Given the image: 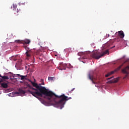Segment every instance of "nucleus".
<instances>
[{
    "instance_id": "1",
    "label": "nucleus",
    "mask_w": 129,
    "mask_h": 129,
    "mask_svg": "<svg viewBox=\"0 0 129 129\" xmlns=\"http://www.w3.org/2000/svg\"><path fill=\"white\" fill-rule=\"evenodd\" d=\"M42 91H43V94L45 95L49 96L50 98L52 97L51 101L50 103L54 106V107H57L62 109L64 107V105L66 103V101L69 100L70 99H72L71 97H68L65 96V94H63L61 95L58 96L55 95V93H53L52 91L48 92L45 88H42Z\"/></svg>"
},
{
    "instance_id": "2",
    "label": "nucleus",
    "mask_w": 129,
    "mask_h": 129,
    "mask_svg": "<svg viewBox=\"0 0 129 129\" xmlns=\"http://www.w3.org/2000/svg\"><path fill=\"white\" fill-rule=\"evenodd\" d=\"M31 84L34 86V87H35V88H34L32 87V86H30L29 87L32 89L33 91H30L29 90L28 92L30 94L33 95V96L35 97H37V96H43V95H45L46 96V98L48 99L49 101V102H51L52 101V99L53 97H50L49 96L46 95L45 94L43 93V91L42 90L43 88H45L46 90H47V92H49L51 91H48V89H46V87H43L41 85H45V84L44 83L42 84H39V85L36 83H34V82H32V81H30ZM50 98V99H49Z\"/></svg>"
},
{
    "instance_id": "3",
    "label": "nucleus",
    "mask_w": 129,
    "mask_h": 129,
    "mask_svg": "<svg viewBox=\"0 0 129 129\" xmlns=\"http://www.w3.org/2000/svg\"><path fill=\"white\" fill-rule=\"evenodd\" d=\"M106 54L109 55V51H108V49L106 50L102 53H100V52H98V51L96 50L92 53L91 56L92 58H94V59L98 60V59H100L101 57H103V56Z\"/></svg>"
},
{
    "instance_id": "4",
    "label": "nucleus",
    "mask_w": 129,
    "mask_h": 129,
    "mask_svg": "<svg viewBox=\"0 0 129 129\" xmlns=\"http://www.w3.org/2000/svg\"><path fill=\"white\" fill-rule=\"evenodd\" d=\"M121 72L123 74H125V76L123 78V79H126L129 74V66H126L124 69H122Z\"/></svg>"
},
{
    "instance_id": "5",
    "label": "nucleus",
    "mask_w": 129,
    "mask_h": 129,
    "mask_svg": "<svg viewBox=\"0 0 129 129\" xmlns=\"http://www.w3.org/2000/svg\"><path fill=\"white\" fill-rule=\"evenodd\" d=\"M15 42L18 44H26V45H28L31 43V40L29 39H25L24 40H16Z\"/></svg>"
},
{
    "instance_id": "6",
    "label": "nucleus",
    "mask_w": 129,
    "mask_h": 129,
    "mask_svg": "<svg viewBox=\"0 0 129 129\" xmlns=\"http://www.w3.org/2000/svg\"><path fill=\"white\" fill-rule=\"evenodd\" d=\"M123 66V63L121 64L119 67H118L117 69H116L114 71H112L107 74H106L105 76V77H108L109 76H110V75H112L114 72H117V71H119L120 69H121V67Z\"/></svg>"
},
{
    "instance_id": "7",
    "label": "nucleus",
    "mask_w": 129,
    "mask_h": 129,
    "mask_svg": "<svg viewBox=\"0 0 129 129\" xmlns=\"http://www.w3.org/2000/svg\"><path fill=\"white\" fill-rule=\"evenodd\" d=\"M110 79H112L110 80ZM107 80H110L107 82V83L111 84V83H116L118 82V80H119V78H116L115 79H113V77L108 78L107 79Z\"/></svg>"
},
{
    "instance_id": "8",
    "label": "nucleus",
    "mask_w": 129,
    "mask_h": 129,
    "mask_svg": "<svg viewBox=\"0 0 129 129\" xmlns=\"http://www.w3.org/2000/svg\"><path fill=\"white\" fill-rule=\"evenodd\" d=\"M25 49L26 50V52L25 55H26V59L29 60L30 57H31V49L29 48L28 46H24Z\"/></svg>"
},
{
    "instance_id": "9",
    "label": "nucleus",
    "mask_w": 129,
    "mask_h": 129,
    "mask_svg": "<svg viewBox=\"0 0 129 129\" xmlns=\"http://www.w3.org/2000/svg\"><path fill=\"white\" fill-rule=\"evenodd\" d=\"M118 34V36L120 37V38H122L124 37V33H123V31H119L117 32H116L115 35H117Z\"/></svg>"
},
{
    "instance_id": "10",
    "label": "nucleus",
    "mask_w": 129,
    "mask_h": 129,
    "mask_svg": "<svg viewBox=\"0 0 129 129\" xmlns=\"http://www.w3.org/2000/svg\"><path fill=\"white\" fill-rule=\"evenodd\" d=\"M88 78H89V79H90V80H91V81L93 84H96V82H94V81H93V80H95V78L92 77L90 75V74H89L88 75Z\"/></svg>"
},
{
    "instance_id": "11",
    "label": "nucleus",
    "mask_w": 129,
    "mask_h": 129,
    "mask_svg": "<svg viewBox=\"0 0 129 129\" xmlns=\"http://www.w3.org/2000/svg\"><path fill=\"white\" fill-rule=\"evenodd\" d=\"M1 86L2 87H3V88H8L9 86L8 85V84L3 83L1 84Z\"/></svg>"
},
{
    "instance_id": "12",
    "label": "nucleus",
    "mask_w": 129,
    "mask_h": 129,
    "mask_svg": "<svg viewBox=\"0 0 129 129\" xmlns=\"http://www.w3.org/2000/svg\"><path fill=\"white\" fill-rule=\"evenodd\" d=\"M18 56V55H13L12 56H11V57H10V60H17V56Z\"/></svg>"
},
{
    "instance_id": "13",
    "label": "nucleus",
    "mask_w": 129,
    "mask_h": 129,
    "mask_svg": "<svg viewBox=\"0 0 129 129\" xmlns=\"http://www.w3.org/2000/svg\"><path fill=\"white\" fill-rule=\"evenodd\" d=\"M19 92L21 94H25V93H26V92L25 91H24L23 89H19Z\"/></svg>"
},
{
    "instance_id": "14",
    "label": "nucleus",
    "mask_w": 129,
    "mask_h": 129,
    "mask_svg": "<svg viewBox=\"0 0 129 129\" xmlns=\"http://www.w3.org/2000/svg\"><path fill=\"white\" fill-rule=\"evenodd\" d=\"M2 79L3 80H8L9 79V77L4 76L2 77Z\"/></svg>"
},
{
    "instance_id": "15",
    "label": "nucleus",
    "mask_w": 129,
    "mask_h": 129,
    "mask_svg": "<svg viewBox=\"0 0 129 129\" xmlns=\"http://www.w3.org/2000/svg\"><path fill=\"white\" fill-rule=\"evenodd\" d=\"M10 77H13V78H15V77H16V75H15V74H13L12 73H11V72H10Z\"/></svg>"
},
{
    "instance_id": "16",
    "label": "nucleus",
    "mask_w": 129,
    "mask_h": 129,
    "mask_svg": "<svg viewBox=\"0 0 129 129\" xmlns=\"http://www.w3.org/2000/svg\"><path fill=\"white\" fill-rule=\"evenodd\" d=\"M83 54H84L83 52H80L78 53V55L79 56H83Z\"/></svg>"
},
{
    "instance_id": "17",
    "label": "nucleus",
    "mask_w": 129,
    "mask_h": 129,
    "mask_svg": "<svg viewBox=\"0 0 129 129\" xmlns=\"http://www.w3.org/2000/svg\"><path fill=\"white\" fill-rule=\"evenodd\" d=\"M20 77L21 80H24V79H25V78H26V76L21 75Z\"/></svg>"
},
{
    "instance_id": "18",
    "label": "nucleus",
    "mask_w": 129,
    "mask_h": 129,
    "mask_svg": "<svg viewBox=\"0 0 129 129\" xmlns=\"http://www.w3.org/2000/svg\"><path fill=\"white\" fill-rule=\"evenodd\" d=\"M53 78H54L52 77H48V80H50V81H52V80H53Z\"/></svg>"
},
{
    "instance_id": "19",
    "label": "nucleus",
    "mask_w": 129,
    "mask_h": 129,
    "mask_svg": "<svg viewBox=\"0 0 129 129\" xmlns=\"http://www.w3.org/2000/svg\"><path fill=\"white\" fill-rule=\"evenodd\" d=\"M4 76H6V75H8V76L9 75V76H10V75L11 74H10V72H9V73H4Z\"/></svg>"
},
{
    "instance_id": "20",
    "label": "nucleus",
    "mask_w": 129,
    "mask_h": 129,
    "mask_svg": "<svg viewBox=\"0 0 129 129\" xmlns=\"http://www.w3.org/2000/svg\"><path fill=\"white\" fill-rule=\"evenodd\" d=\"M13 7L14 9H17V5L13 4Z\"/></svg>"
},
{
    "instance_id": "21",
    "label": "nucleus",
    "mask_w": 129,
    "mask_h": 129,
    "mask_svg": "<svg viewBox=\"0 0 129 129\" xmlns=\"http://www.w3.org/2000/svg\"><path fill=\"white\" fill-rule=\"evenodd\" d=\"M16 77H21V75H20V74H16Z\"/></svg>"
},
{
    "instance_id": "22",
    "label": "nucleus",
    "mask_w": 129,
    "mask_h": 129,
    "mask_svg": "<svg viewBox=\"0 0 129 129\" xmlns=\"http://www.w3.org/2000/svg\"><path fill=\"white\" fill-rule=\"evenodd\" d=\"M75 90V88H73L71 91H70V93H71L72 91H74Z\"/></svg>"
},
{
    "instance_id": "23",
    "label": "nucleus",
    "mask_w": 129,
    "mask_h": 129,
    "mask_svg": "<svg viewBox=\"0 0 129 129\" xmlns=\"http://www.w3.org/2000/svg\"><path fill=\"white\" fill-rule=\"evenodd\" d=\"M20 10H19V9H17V13H19L20 12Z\"/></svg>"
},
{
    "instance_id": "24",
    "label": "nucleus",
    "mask_w": 129,
    "mask_h": 129,
    "mask_svg": "<svg viewBox=\"0 0 129 129\" xmlns=\"http://www.w3.org/2000/svg\"><path fill=\"white\" fill-rule=\"evenodd\" d=\"M4 76H2V75H0V77L2 78V79H3V77Z\"/></svg>"
},
{
    "instance_id": "25",
    "label": "nucleus",
    "mask_w": 129,
    "mask_h": 129,
    "mask_svg": "<svg viewBox=\"0 0 129 129\" xmlns=\"http://www.w3.org/2000/svg\"><path fill=\"white\" fill-rule=\"evenodd\" d=\"M109 37V34H108V36H107V38H108Z\"/></svg>"
},
{
    "instance_id": "26",
    "label": "nucleus",
    "mask_w": 129,
    "mask_h": 129,
    "mask_svg": "<svg viewBox=\"0 0 129 129\" xmlns=\"http://www.w3.org/2000/svg\"><path fill=\"white\" fill-rule=\"evenodd\" d=\"M2 82H3V81H0V84L2 83Z\"/></svg>"
},
{
    "instance_id": "27",
    "label": "nucleus",
    "mask_w": 129,
    "mask_h": 129,
    "mask_svg": "<svg viewBox=\"0 0 129 129\" xmlns=\"http://www.w3.org/2000/svg\"><path fill=\"white\" fill-rule=\"evenodd\" d=\"M114 47H115V46H114L113 47H111V48L112 49V48H114Z\"/></svg>"
},
{
    "instance_id": "28",
    "label": "nucleus",
    "mask_w": 129,
    "mask_h": 129,
    "mask_svg": "<svg viewBox=\"0 0 129 129\" xmlns=\"http://www.w3.org/2000/svg\"><path fill=\"white\" fill-rule=\"evenodd\" d=\"M63 69H59V70H62Z\"/></svg>"
},
{
    "instance_id": "29",
    "label": "nucleus",
    "mask_w": 129,
    "mask_h": 129,
    "mask_svg": "<svg viewBox=\"0 0 129 129\" xmlns=\"http://www.w3.org/2000/svg\"><path fill=\"white\" fill-rule=\"evenodd\" d=\"M69 49L70 50H71V48H69Z\"/></svg>"
},
{
    "instance_id": "30",
    "label": "nucleus",
    "mask_w": 129,
    "mask_h": 129,
    "mask_svg": "<svg viewBox=\"0 0 129 129\" xmlns=\"http://www.w3.org/2000/svg\"><path fill=\"white\" fill-rule=\"evenodd\" d=\"M64 66H66V64H64Z\"/></svg>"
},
{
    "instance_id": "31",
    "label": "nucleus",
    "mask_w": 129,
    "mask_h": 129,
    "mask_svg": "<svg viewBox=\"0 0 129 129\" xmlns=\"http://www.w3.org/2000/svg\"><path fill=\"white\" fill-rule=\"evenodd\" d=\"M64 69V70H65L66 69Z\"/></svg>"
}]
</instances>
